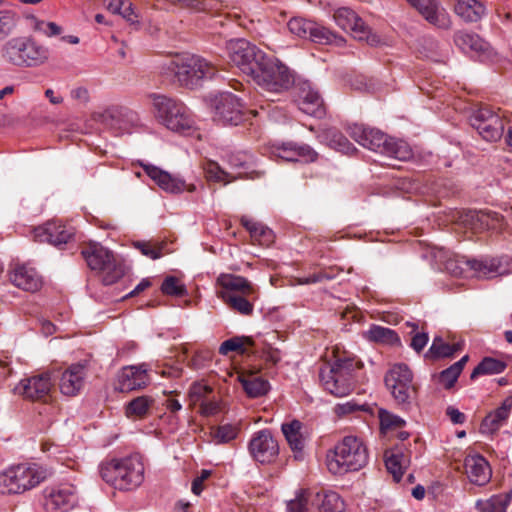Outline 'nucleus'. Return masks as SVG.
<instances>
[{"instance_id": "obj_39", "label": "nucleus", "mask_w": 512, "mask_h": 512, "mask_svg": "<svg viewBox=\"0 0 512 512\" xmlns=\"http://www.w3.org/2000/svg\"><path fill=\"white\" fill-rule=\"evenodd\" d=\"M312 504L317 505L319 512H345L343 499L334 491L317 493Z\"/></svg>"}, {"instance_id": "obj_62", "label": "nucleus", "mask_w": 512, "mask_h": 512, "mask_svg": "<svg viewBox=\"0 0 512 512\" xmlns=\"http://www.w3.org/2000/svg\"><path fill=\"white\" fill-rule=\"evenodd\" d=\"M336 276V274H331L329 272L323 271L319 273L311 274L307 277L299 278L298 283L299 284H312V283H318L322 282L323 280H331Z\"/></svg>"}, {"instance_id": "obj_11", "label": "nucleus", "mask_w": 512, "mask_h": 512, "mask_svg": "<svg viewBox=\"0 0 512 512\" xmlns=\"http://www.w3.org/2000/svg\"><path fill=\"white\" fill-rule=\"evenodd\" d=\"M91 270L103 273V283L111 285L117 282L125 274V266L118 261L114 254L97 242H90L81 251Z\"/></svg>"}, {"instance_id": "obj_43", "label": "nucleus", "mask_w": 512, "mask_h": 512, "mask_svg": "<svg viewBox=\"0 0 512 512\" xmlns=\"http://www.w3.org/2000/svg\"><path fill=\"white\" fill-rule=\"evenodd\" d=\"M460 349L461 345L459 343L448 344L441 337H435L425 357L430 359L450 357Z\"/></svg>"}, {"instance_id": "obj_6", "label": "nucleus", "mask_w": 512, "mask_h": 512, "mask_svg": "<svg viewBox=\"0 0 512 512\" xmlns=\"http://www.w3.org/2000/svg\"><path fill=\"white\" fill-rule=\"evenodd\" d=\"M48 470L37 463H18L0 471V495H20L44 482Z\"/></svg>"}, {"instance_id": "obj_34", "label": "nucleus", "mask_w": 512, "mask_h": 512, "mask_svg": "<svg viewBox=\"0 0 512 512\" xmlns=\"http://www.w3.org/2000/svg\"><path fill=\"white\" fill-rule=\"evenodd\" d=\"M301 429L302 423L298 420L283 423L281 426V430L296 458L301 457L305 447V438L301 433Z\"/></svg>"}, {"instance_id": "obj_3", "label": "nucleus", "mask_w": 512, "mask_h": 512, "mask_svg": "<svg viewBox=\"0 0 512 512\" xmlns=\"http://www.w3.org/2000/svg\"><path fill=\"white\" fill-rule=\"evenodd\" d=\"M369 460L364 441L354 435L343 437L326 452L325 464L333 475L342 476L364 468Z\"/></svg>"}, {"instance_id": "obj_16", "label": "nucleus", "mask_w": 512, "mask_h": 512, "mask_svg": "<svg viewBox=\"0 0 512 512\" xmlns=\"http://www.w3.org/2000/svg\"><path fill=\"white\" fill-rule=\"evenodd\" d=\"M471 125L486 141H497L504 131V122L501 117L488 107L476 110L470 118Z\"/></svg>"}, {"instance_id": "obj_53", "label": "nucleus", "mask_w": 512, "mask_h": 512, "mask_svg": "<svg viewBox=\"0 0 512 512\" xmlns=\"http://www.w3.org/2000/svg\"><path fill=\"white\" fill-rule=\"evenodd\" d=\"M239 433V428L236 425L225 424L217 428L214 433V438L218 443H228L234 440Z\"/></svg>"}, {"instance_id": "obj_58", "label": "nucleus", "mask_w": 512, "mask_h": 512, "mask_svg": "<svg viewBox=\"0 0 512 512\" xmlns=\"http://www.w3.org/2000/svg\"><path fill=\"white\" fill-rule=\"evenodd\" d=\"M211 360L212 352L210 350L196 351L189 362V366L193 369H202L206 367Z\"/></svg>"}, {"instance_id": "obj_31", "label": "nucleus", "mask_w": 512, "mask_h": 512, "mask_svg": "<svg viewBox=\"0 0 512 512\" xmlns=\"http://www.w3.org/2000/svg\"><path fill=\"white\" fill-rule=\"evenodd\" d=\"M134 117L135 114L133 112L117 107H111L101 113L96 114L94 119L110 129L129 132L130 130L124 118L127 120H133Z\"/></svg>"}, {"instance_id": "obj_59", "label": "nucleus", "mask_w": 512, "mask_h": 512, "mask_svg": "<svg viewBox=\"0 0 512 512\" xmlns=\"http://www.w3.org/2000/svg\"><path fill=\"white\" fill-rule=\"evenodd\" d=\"M15 25L13 16L6 11H0V39L8 35Z\"/></svg>"}, {"instance_id": "obj_14", "label": "nucleus", "mask_w": 512, "mask_h": 512, "mask_svg": "<svg viewBox=\"0 0 512 512\" xmlns=\"http://www.w3.org/2000/svg\"><path fill=\"white\" fill-rule=\"evenodd\" d=\"M54 386L50 372H42L20 380L14 392L29 401L46 402Z\"/></svg>"}, {"instance_id": "obj_45", "label": "nucleus", "mask_w": 512, "mask_h": 512, "mask_svg": "<svg viewBox=\"0 0 512 512\" xmlns=\"http://www.w3.org/2000/svg\"><path fill=\"white\" fill-rule=\"evenodd\" d=\"M507 367V364L499 359L492 357H485L483 360L474 368L470 378L476 379L481 375H494L502 373Z\"/></svg>"}, {"instance_id": "obj_23", "label": "nucleus", "mask_w": 512, "mask_h": 512, "mask_svg": "<svg viewBox=\"0 0 512 512\" xmlns=\"http://www.w3.org/2000/svg\"><path fill=\"white\" fill-rule=\"evenodd\" d=\"M88 371V361L71 364L61 375L60 391L66 396H76L85 384Z\"/></svg>"}, {"instance_id": "obj_7", "label": "nucleus", "mask_w": 512, "mask_h": 512, "mask_svg": "<svg viewBox=\"0 0 512 512\" xmlns=\"http://www.w3.org/2000/svg\"><path fill=\"white\" fill-rule=\"evenodd\" d=\"M356 368L360 369L361 365L352 359H338L332 364H325L319 372L322 387L333 396H347L355 387Z\"/></svg>"}, {"instance_id": "obj_17", "label": "nucleus", "mask_w": 512, "mask_h": 512, "mask_svg": "<svg viewBox=\"0 0 512 512\" xmlns=\"http://www.w3.org/2000/svg\"><path fill=\"white\" fill-rule=\"evenodd\" d=\"M252 458L261 464H270L276 461L279 455V445L268 429L255 432L248 444Z\"/></svg>"}, {"instance_id": "obj_28", "label": "nucleus", "mask_w": 512, "mask_h": 512, "mask_svg": "<svg viewBox=\"0 0 512 512\" xmlns=\"http://www.w3.org/2000/svg\"><path fill=\"white\" fill-rule=\"evenodd\" d=\"M11 282L18 288L35 292L42 286V279L38 272L26 264H18L10 273Z\"/></svg>"}, {"instance_id": "obj_25", "label": "nucleus", "mask_w": 512, "mask_h": 512, "mask_svg": "<svg viewBox=\"0 0 512 512\" xmlns=\"http://www.w3.org/2000/svg\"><path fill=\"white\" fill-rule=\"evenodd\" d=\"M273 153L289 162H314L318 154L309 145L295 142H284L274 147Z\"/></svg>"}, {"instance_id": "obj_54", "label": "nucleus", "mask_w": 512, "mask_h": 512, "mask_svg": "<svg viewBox=\"0 0 512 512\" xmlns=\"http://www.w3.org/2000/svg\"><path fill=\"white\" fill-rule=\"evenodd\" d=\"M212 392V388L208 385H204L201 383H194L189 390V398L193 405L197 403L201 404L203 400H206L209 397V394Z\"/></svg>"}, {"instance_id": "obj_33", "label": "nucleus", "mask_w": 512, "mask_h": 512, "mask_svg": "<svg viewBox=\"0 0 512 512\" xmlns=\"http://www.w3.org/2000/svg\"><path fill=\"white\" fill-rule=\"evenodd\" d=\"M238 380L250 398L262 397L270 390L269 382L255 373H241Z\"/></svg>"}, {"instance_id": "obj_50", "label": "nucleus", "mask_w": 512, "mask_h": 512, "mask_svg": "<svg viewBox=\"0 0 512 512\" xmlns=\"http://www.w3.org/2000/svg\"><path fill=\"white\" fill-rule=\"evenodd\" d=\"M288 30L300 38L309 39L314 22L301 17L291 18L287 23Z\"/></svg>"}, {"instance_id": "obj_41", "label": "nucleus", "mask_w": 512, "mask_h": 512, "mask_svg": "<svg viewBox=\"0 0 512 512\" xmlns=\"http://www.w3.org/2000/svg\"><path fill=\"white\" fill-rule=\"evenodd\" d=\"M477 277L489 278L500 274V261L496 258L472 259L466 261Z\"/></svg>"}, {"instance_id": "obj_32", "label": "nucleus", "mask_w": 512, "mask_h": 512, "mask_svg": "<svg viewBox=\"0 0 512 512\" xmlns=\"http://www.w3.org/2000/svg\"><path fill=\"white\" fill-rule=\"evenodd\" d=\"M240 222L250 233L252 240L259 245L270 246L274 242L275 235L273 231L263 223L255 221L248 216H242Z\"/></svg>"}, {"instance_id": "obj_9", "label": "nucleus", "mask_w": 512, "mask_h": 512, "mask_svg": "<svg viewBox=\"0 0 512 512\" xmlns=\"http://www.w3.org/2000/svg\"><path fill=\"white\" fill-rule=\"evenodd\" d=\"M1 57L10 65L36 67L48 60L49 51L29 37H14L2 45Z\"/></svg>"}, {"instance_id": "obj_15", "label": "nucleus", "mask_w": 512, "mask_h": 512, "mask_svg": "<svg viewBox=\"0 0 512 512\" xmlns=\"http://www.w3.org/2000/svg\"><path fill=\"white\" fill-rule=\"evenodd\" d=\"M75 228L60 220H49L35 227L32 231L33 239L39 243H48L55 247L68 244L75 238Z\"/></svg>"}, {"instance_id": "obj_26", "label": "nucleus", "mask_w": 512, "mask_h": 512, "mask_svg": "<svg viewBox=\"0 0 512 512\" xmlns=\"http://www.w3.org/2000/svg\"><path fill=\"white\" fill-rule=\"evenodd\" d=\"M464 468L469 481L475 485L483 486L491 479V467L488 461L479 454L466 456Z\"/></svg>"}, {"instance_id": "obj_36", "label": "nucleus", "mask_w": 512, "mask_h": 512, "mask_svg": "<svg viewBox=\"0 0 512 512\" xmlns=\"http://www.w3.org/2000/svg\"><path fill=\"white\" fill-rule=\"evenodd\" d=\"M455 12L466 22H477L485 15L486 8L480 0H458Z\"/></svg>"}, {"instance_id": "obj_1", "label": "nucleus", "mask_w": 512, "mask_h": 512, "mask_svg": "<svg viewBox=\"0 0 512 512\" xmlns=\"http://www.w3.org/2000/svg\"><path fill=\"white\" fill-rule=\"evenodd\" d=\"M219 289L216 295L231 310L243 316H251L254 312V303L259 299V288L247 278L221 273L216 279Z\"/></svg>"}, {"instance_id": "obj_55", "label": "nucleus", "mask_w": 512, "mask_h": 512, "mask_svg": "<svg viewBox=\"0 0 512 512\" xmlns=\"http://www.w3.org/2000/svg\"><path fill=\"white\" fill-rule=\"evenodd\" d=\"M310 493L306 490H301L295 497V499L291 500L288 505L289 512H308V502H309Z\"/></svg>"}, {"instance_id": "obj_46", "label": "nucleus", "mask_w": 512, "mask_h": 512, "mask_svg": "<svg viewBox=\"0 0 512 512\" xmlns=\"http://www.w3.org/2000/svg\"><path fill=\"white\" fill-rule=\"evenodd\" d=\"M468 361V355L463 356L459 361L452 364L439 374V383L446 389L454 386L463 368Z\"/></svg>"}, {"instance_id": "obj_12", "label": "nucleus", "mask_w": 512, "mask_h": 512, "mask_svg": "<svg viewBox=\"0 0 512 512\" xmlns=\"http://www.w3.org/2000/svg\"><path fill=\"white\" fill-rule=\"evenodd\" d=\"M385 384L394 400L401 405L410 404L415 392L412 371L406 364H395L385 376Z\"/></svg>"}, {"instance_id": "obj_20", "label": "nucleus", "mask_w": 512, "mask_h": 512, "mask_svg": "<svg viewBox=\"0 0 512 512\" xmlns=\"http://www.w3.org/2000/svg\"><path fill=\"white\" fill-rule=\"evenodd\" d=\"M77 501L72 485H59L45 490L44 509L46 512H68Z\"/></svg>"}, {"instance_id": "obj_21", "label": "nucleus", "mask_w": 512, "mask_h": 512, "mask_svg": "<svg viewBox=\"0 0 512 512\" xmlns=\"http://www.w3.org/2000/svg\"><path fill=\"white\" fill-rule=\"evenodd\" d=\"M512 414V393L508 394L500 404L489 411L480 424V432L494 435L505 426Z\"/></svg>"}, {"instance_id": "obj_38", "label": "nucleus", "mask_w": 512, "mask_h": 512, "mask_svg": "<svg viewBox=\"0 0 512 512\" xmlns=\"http://www.w3.org/2000/svg\"><path fill=\"white\" fill-rule=\"evenodd\" d=\"M363 337L368 341L381 344L397 345L400 343V338L394 330L376 324L364 331Z\"/></svg>"}, {"instance_id": "obj_37", "label": "nucleus", "mask_w": 512, "mask_h": 512, "mask_svg": "<svg viewBox=\"0 0 512 512\" xmlns=\"http://www.w3.org/2000/svg\"><path fill=\"white\" fill-rule=\"evenodd\" d=\"M512 500V492H503L488 499H479L475 507L479 512H506Z\"/></svg>"}, {"instance_id": "obj_24", "label": "nucleus", "mask_w": 512, "mask_h": 512, "mask_svg": "<svg viewBox=\"0 0 512 512\" xmlns=\"http://www.w3.org/2000/svg\"><path fill=\"white\" fill-rule=\"evenodd\" d=\"M149 383L148 365L144 363L123 367L118 374V389L121 392L142 389Z\"/></svg>"}, {"instance_id": "obj_10", "label": "nucleus", "mask_w": 512, "mask_h": 512, "mask_svg": "<svg viewBox=\"0 0 512 512\" xmlns=\"http://www.w3.org/2000/svg\"><path fill=\"white\" fill-rule=\"evenodd\" d=\"M250 77L263 90L280 93L288 90L294 82L292 72L280 60L260 55V62Z\"/></svg>"}, {"instance_id": "obj_8", "label": "nucleus", "mask_w": 512, "mask_h": 512, "mask_svg": "<svg viewBox=\"0 0 512 512\" xmlns=\"http://www.w3.org/2000/svg\"><path fill=\"white\" fill-rule=\"evenodd\" d=\"M152 106L155 118L168 130L180 134L194 130L193 116L182 102L164 95H154Z\"/></svg>"}, {"instance_id": "obj_2", "label": "nucleus", "mask_w": 512, "mask_h": 512, "mask_svg": "<svg viewBox=\"0 0 512 512\" xmlns=\"http://www.w3.org/2000/svg\"><path fill=\"white\" fill-rule=\"evenodd\" d=\"M103 481L115 489L132 491L138 488L145 478V465L140 454L112 458L99 465Z\"/></svg>"}, {"instance_id": "obj_29", "label": "nucleus", "mask_w": 512, "mask_h": 512, "mask_svg": "<svg viewBox=\"0 0 512 512\" xmlns=\"http://www.w3.org/2000/svg\"><path fill=\"white\" fill-rule=\"evenodd\" d=\"M146 174L154 180L157 185L169 193H181L185 189L194 191L195 186L191 185L186 187L185 182L179 178L172 177L169 173L161 170L160 168L152 165L144 166Z\"/></svg>"}, {"instance_id": "obj_49", "label": "nucleus", "mask_w": 512, "mask_h": 512, "mask_svg": "<svg viewBox=\"0 0 512 512\" xmlns=\"http://www.w3.org/2000/svg\"><path fill=\"white\" fill-rule=\"evenodd\" d=\"M309 39L319 44H339L344 41L343 37L337 35L328 28L321 26L316 22H314V27L309 36Z\"/></svg>"}, {"instance_id": "obj_13", "label": "nucleus", "mask_w": 512, "mask_h": 512, "mask_svg": "<svg viewBox=\"0 0 512 512\" xmlns=\"http://www.w3.org/2000/svg\"><path fill=\"white\" fill-rule=\"evenodd\" d=\"M226 51L230 61L248 76L260 62V55H265L254 44L242 38L229 40Z\"/></svg>"}, {"instance_id": "obj_60", "label": "nucleus", "mask_w": 512, "mask_h": 512, "mask_svg": "<svg viewBox=\"0 0 512 512\" xmlns=\"http://www.w3.org/2000/svg\"><path fill=\"white\" fill-rule=\"evenodd\" d=\"M220 411V403L217 399L207 398L203 400L200 404V412L204 416H212L217 414Z\"/></svg>"}, {"instance_id": "obj_27", "label": "nucleus", "mask_w": 512, "mask_h": 512, "mask_svg": "<svg viewBox=\"0 0 512 512\" xmlns=\"http://www.w3.org/2000/svg\"><path fill=\"white\" fill-rule=\"evenodd\" d=\"M297 103L300 110L307 115L320 118L325 114L323 99L309 84L304 83L299 87Z\"/></svg>"}, {"instance_id": "obj_40", "label": "nucleus", "mask_w": 512, "mask_h": 512, "mask_svg": "<svg viewBox=\"0 0 512 512\" xmlns=\"http://www.w3.org/2000/svg\"><path fill=\"white\" fill-rule=\"evenodd\" d=\"M133 247L152 260L159 259L171 252L166 240L135 241Z\"/></svg>"}, {"instance_id": "obj_48", "label": "nucleus", "mask_w": 512, "mask_h": 512, "mask_svg": "<svg viewBox=\"0 0 512 512\" xmlns=\"http://www.w3.org/2000/svg\"><path fill=\"white\" fill-rule=\"evenodd\" d=\"M406 463V458L402 453L392 452L390 454H385L386 468L397 482H399L403 476Z\"/></svg>"}, {"instance_id": "obj_4", "label": "nucleus", "mask_w": 512, "mask_h": 512, "mask_svg": "<svg viewBox=\"0 0 512 512\" xmlns=\"http://www.w3.org/2000/svg\"><path fill=\"white\" fill-rule=\"evenodd\" d=\"M161 73L168 77L173 76L181 86L195 88L202 81L212 79L217 68L202 56L183 54L163 63Z\"/></svg>"}, {"instance_id": "obj_22", "label": "nucleus", "mask_w": 512, "mask_h": 512, "mask_svg": "<svg viewBox=\"0 0 512 512\" xmlns=\"http://www.w3.org/2000/svg\"><path fill=\"white\" fill-rule=\"evenodd\" d=\"M244 106L232 93H222L216 99L215 117L223 124L237 125L242 120Z\"/></svg>"}, {"instance_id": "obj_5", "label": "nucleus", "mask_w": 512, "mask_h": 512, "mask_svg": "<svg viewBox=\"0 0 512 512\" xmlns=\"http://www.w3.org/2000/svg\"><path fill=\"white\" fill-rule=\"evenodd\" d=\"M347 133L364 148L387 157L406 161L413 156L412 149L407 142L388 137L377 129L351 124L347 127Z\"/></svg>"}, {"instance_id": "obj_35", "label": "nucleus", "mask_w": 512, "mask_h": 512, "mask_svg": "<svg viewBox=\"0 0 512 512\" xmlns=\"http://www.w3.org/2000/svg\"><path fill=\"white\" fill-rule=\"evenodd\" d=\"M454 42L465 53L475 52L482 54L488 48V44L477 34L465 31L456 32L454 34Z\"/></svg>"}, {"instance_id": "obj_61", "label": "nucleus", "mask_w": 512, "mask_h": 512, "mask_svg": "<svg viewBox=\"0 0 512 512\" xmlns=\"http://www.w3.org/2000/svg\"><path fill=\"white\" fill-rule=\"evenodd\" d=\"M118 15L131 25H139V15L136 13L131 2L126 1Z\"/></svg>"}, {"instance_id": "obj_18", "label": "nucleus", "mask_w": 512, "mask_h": 512, "mask_svg": "<svg viewBox=\"0 0 512 512\" xmlns=\"http://www.w3.org/2000/svg\"><path fill=\"white\" fill-rule=\"evenodd\" d=\"M335 23L344 31H349L354 38L367 41L369 44L376 42V36L371 35L369 27L350 8L340 7L333 13Z\"/></svg>"}, {"instance_id": "obj_56", "label": "nucleus", "mask_w": 512, "mask_h": 512, "mask_svg": "<svg viewBox=\"0 0 512 512\" xmlns=\"http://www.w3.org/2000/svg\"><path fill=\"white\" fill-rule=\"evenodd\" d=\"M334 410L338 416H346L358 411H368V406L366 404H358L355 400H350L337 404Z\"/></svg>"}, {"instance_id": "obj_47", "label": "nucleus", "mask_w": 512, "mask_h": 512, "mask_svg": "<svg viewBox=\"0 0 512 512\" xmlns=\"http://www.w3.org/2000/svg\"><path fill=\"white\" fill-rule=\"evenodd\" d=\"M252 345V338L246 336H235L221 343L219 353L222 355H227L230 352L244 354L247 351V347Z\"/></svg>"}, {"instance_id": "obj_42", "label": "nucleus", "mask_w": 512, "mask_h": 512, "mask_svg": "<svg viewBox=\"0 0 512 512\" xmlns=\"http://www.w3.org/2000/svg\"><path fill=\"white\" fill-rule=\"evenodd\" d=\"M203 170L207 180L223 183L224 185L242 177L241 173L232 175L231 173L226 172L217 162L214 161H207L203 166Z\"/></svg>"}, {"instance_id": "obj_51", "label": "nucleus", "mask_w": 512, "mask_h": 512, "mask_svg": "<svg viewBox=\"0 0 512 512\" xmlns=\"http://www.w3.org/2000/svg\"><path fill=\"white\" fill-rule=\"evenodd\" d=\"M161 291L168 296L181 297L187 294L184 283L175 276H167L161 285Z\"/></svg>"}, {"instance_id": "obj_57", "label": "nucleus", "mask_w": 512, "mask_h": 512, "mask_svg": "<svg viewBox=\"0 0 512 512\" xmlns=\"http://www.w3.org/2000/svg\"><path fill=\"white\" fill-rule=\"evenodd\" d=\"M330 144L333 148L349 154L355 150V147L349 142V140L338 132H332L330 135Z\"/></svg>"}, {"instance_id": "obj_63", "label": "nucleus", "mask_w": 512, "mask_h": 512, "mask_svg": "<svg viewBox=\"0 0 512 512\" xmlns=\"http://www.w3.org/2000/svg\"><path fill=\"white\" fill-rule=\"evenodd\" d=\"M428 340H429V337H428V334L427 333H424V332H417L414 334V336L412 337L411 339V347L416 351V352H421L424 347L427 345L428 343Z\"/></svg>"}, {"instance_id": "obj_19", "label": "nucleus", "mask_w": 512, "mask_h": 512, "mask_svg": "<svg viewBox=\"0 0 512 512\" xmlns=\"http://www.w3.org/2000/svg\"><path fill=\"white\" fill-rule=\"evenodd\" d=\"M407 2L415 8L429 24L443 30L451 28V17L438 0H407Z\"/></svg>"}, {"instance_id": "obj_30", "label": "nucleus", "mask_w": 512, "mask_h": 512, "mask_svg": "<svg viewBox=\"0 0 512 512\" xmlns=\"http://www.w3.org/2000/svg\"><path fill=\"white\" fill-rule=\"evenodd\" d=\"M472 229L475 232L491 230L501 232L505 229L507 222L504 216L495 211H478L469 215Z\"/></svg>"}, {"instance_id": "obj_52", "label": "nucleus", "mask_w": 512, "mask_h": 512, "mask_svg": "<svg viewBox=\"0 0 512 512\" xmlns=\"http://www.w3.org/2000/svg\"><path fill=\"white\" fill-rule=\"evenodd\" d=\"M378 417L382 431L401 428L405 424V421L401 417L382 408L378 410Z\"/></svg>"}, {"instance_id": "obj_44", "label": "nucleus", "mask_w": 512, "mask_h": 512, "mask_svg": "<svg viewBox=\"0 0 512 512\" xmlns=\"http://www.w3.org/2000/svg\"><path fill=\"white\" fill-rule=\"evenodd\" d=\"M153 402V399L149 396L136 397L126 404L125 415L133 419L143 418L147 415Z\"/></svg>"}, {"instance_id": "obj_64", "label": "nucleus", "mask_w": 512, "mask_h": 512, "mask_svg": "<svg viewBox=\"0 0 512 512\" xmlns=\"http://www.w3.org/2000/svg\"><path fill=\"white\" fill-rule=\"evenodd\" d=\"M211 475V471L202 470L200 475L196 477L192 482V491L194 494L199 495L203 490V482L207 480Z\"/></svg>"}]
</instances>
